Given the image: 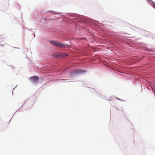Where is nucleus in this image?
I'll list each match as a JSON object with an SVG mask.
<instances>
[{"label":"nucleus","instance_id":"3","mask_svg":"<svg viewBox=\"0 0 155 155\" xmlns=\"http://www.w3.org/2000/svg\"><path fill=\"white\" fill-rule=\"evenodd\" d=\"M74 73L76 74H81L85 72V71L83 70L76 69L74 71Z\"/></svg>","mask_w":155,"mask_h":155},{"label":"nucleus","instance_id":"1","mask_svg":"<svg viewBox=\"0 0 155 155\" xmlns=\"http://www.w3.org/2000/svg\"><path fill=\"white\" fill-rule=\"evenodd\" d=\"M51 42L52 45H54L57 47L62 48L65 46V44L58 41H51Z\"/></svg>","mask_w":155,"mask_h":155},{"label":"nucleus","instance_id":"2","mask_svg":"<svg viewBox=\"0 0 155 155\" xmlns=\"http://www.w3.org/2000/svg\"><path fill=\"white\" fill-rule=\"evenodd\" d=\"M30 79L32 83L36 84L38 81L39 78L37 76H34L30 77Z\"/></svg>","mask_w":155,"mask_h":155},{"label":"nucleus","instance_id":"4","mask_svg":"<svg viewBox=\"0 0 155 155\" xmlns=\"http://www.w3.org/2000/svg\"><path fill=\"white\" fill-rule=\"evenodd\" d=\"M154 7L155 8V4H154Z\"/></svg>","mask_w":155,"mask_h":155}]
</instances>
